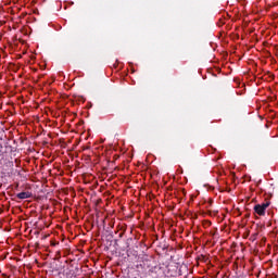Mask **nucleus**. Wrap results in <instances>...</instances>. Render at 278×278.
Masks as SVG:
<instances>
[{
  "label": "nucleus",
  "instance_id": "1",
  "mask_svg": "<svg viewBox=\"0 0 278 278\" xmlns=\"http://www.w3.org/2000/svg\"><path fill=\"white\" fill-rule=\"evenodd\" d=\"M17 199L25 200V199H31L33 194L29 191H23L16 194Z\"/></svg>",
  "mask_w": 278,
  "mask_h": 278
},
{
  "label": "nucleus",
  "instance_id": "2",
  "mask_svg": "<svg viewBox=\"0 0 278 278\" xmlns=\"http://www.w3.org/2000/svg\"><path fill=\"white\" fill-rule=\"evenodd\" d=\"M254 212L255 214H257L258 216H266V211L264 207H262L260 204H256L254 206Z\"/></svg>",
  "mask_w": 278,
  "mask_h": 278
},
{
  "label": "nucleus",
  "instance_id": "3",
  "mask_svg": "<svg viewBox=\"0 0 278 278\" xmlns=\"http://www.w3.org/2000/svg\"><path fill=\"white\" fill-rule=\"evenodd\" d=\"M260 205L263 207V210L266 211V208H268L270 206V202H264V203H262Z\"/></svg>",
  "mask_w": 278,
  "mask_h": 278
},
{
  "label": "nucleus",
  "instance_id": "4",
  "mask_svg": "<svg viewBox=\"0 0 278 278\" xmlns=\"http://www.w3.org/2000/svg\"><path fill=\"white\" fill-rule=\"evenodd\" d=\"M119 238H123V233H119Z\"/></svg>",
  "mask_w": 278,
  "mask_h": 278
}]
</instances>
